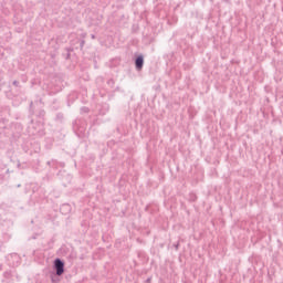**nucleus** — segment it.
<instances>
[{
  "mask_svg": "<svg viewBox=\"0 0 283 283\" xmlns=\"http://www.w3.org/2000/svg\"><path fill=\"white\" fill-rule=\"evenodd\" d=\"M27 132L29 136H36V138H42V136H45V124H43V122L34 123V119H31Z\"/></svg>",
  "mask_w": 283,
  "mask_h": 283,
  "instance_id": "f257e3e1",
  "label": "nucleus"
},
{
  "mask_svg": "<svg viewBox=\"0 0 283 283\" xmlns=\"http://www.w3.org/2000/svg\"><path fill=\"white\" fill-rule=\"evenodd\" d=\"M73 132H75L76 136L81 138L85 135V132H87V123L83 119H75L73 122Z\"/></svg>",
  "mask_w": 283,
  "mask_h": 283,
  "instance_id": "f03ea898",
  "label": "nucleus"
},
{
  "mask_svg": "<svg viewBox=\"0 0 283 283\" xmlns=\"http://www.w3.org/2000/svg\"><path fill=\"white\" fill-rule=\"evenodd\" d=\"M17 280H21L19 277V274H17V271L14 270H9V271H6L3 274H2V280L1 282L2 283H14L17 282Z\"/></svg>",
  "mask_w": 283,
  "mask_h": 283,
  "instance_id": "7ed1b4c3",
  "label": "nucleus"
},
{
  "mask_svg": "<svg viewBox=\"0 0 283 283\" xmlns=\"http://www.w3.org/2000/svg\"><path fill=\"white\" fill-rule=\"evenodd\" d=\"M53 269L55 271V275L61 276L65 273V261L60 258H56L53 261Z\"/></svg>",
  "mask_w": 283,
  "mask_h": 283,
  "instance_id": "20e7f679",
  "label": "nucleus"
},
{
  "mask_svg": "<svg viewBox=\"0 0 283 283\" xmlns=\"http://www.w3.org/2000/svg\"><path fill=\"white\" fill-rule=\"evenodd\" d=\"M34 105H36L38 107V109L35 111V116L36 118H39L38 123H43V125H45V109L41 107V105H43V102L41 99L36 101Z\"/></svg>",
  "mask_w": 283,
  "mask_h": 283,
  "instance_id": "39448f33",
  "label": "nucleus"
},
{
  "mask_svg": "<svg viewBox=\"0 0 283 283\" xmlns=\"http://www.w3.org/2000/svg\"><path fill=\"white\" fill-rule=\"evenodd\" d=\"M97 116H106L109 113V104L99 103L96 105Z\"/></svg>",
  "mask_w": 283,
  "mask_h": 283,
  "instance_id": "423d86ee",
  "label": "nucleus"
},
{
  "mask_svg": "<svg viewBox=\"0 0 283 283\" xmlns=\"http://www.w3.org/2000/svg\"><path fill=\"white\" fill-rule=\"evenodd\" d=\"M10 266H19L21 258L17 253H11L6 256Z\"/></svg>",
  "mask_w": 283,
  "mask_h": 283,
  "instance_id": "0eeeda50",
  "label": "nucleus"
},
{
  "mask_svg": "<svg viewBox=\"0 0 283 283\" xmlns=\"http://www.w3.org/2000/svg\"><path fill=\"white\" fill-rule=\"evenodd\" d=\"M57 177L62 180L63 185H70V182H72V175L66 170H60Z\"/></svg>",
  "mask_w": 283,
  "mask_h": 283,
  "instance_id": "6e6552de",
  "label": "nucleus"
},
{
  "mask_svg": "<svg viewBox=\"0 0 283 283\" xmlns=\"http://www.w3.org/2000/svg\"><path fill=\"white\" fill-rule=\"evenodd\" d=\"M46 165L50 166L52 169H59V167L63 169V167H65V163L59 161L56 159L49 160Z\"/></svg>",
  "mask_w": 283,
  "mask_h": 283,
  "instance_id": "1a4fd4ad",
  "label": "nucleus"
},
{
  "mask_svg": "<svg viewBox=\"0 0 283 283\" xmlns=\"http://www.w3.org/2000/svg\"><path fill=\"white\" fill-rule=\"evenodd\" d=\"M135 67L138 72H140V70H143V53H135Z\"/></svg>",
  "mask_w": 283,
  "mask_h": 283,
  "instance_id": "9d476101",
  "label": "nucleus"
},
{
  "mask_svg": "<svg viewBox=\"0 0 283 283\" xmlns=\"http://www.w3.org/2000/svg\"><path fill=\"white\" fill-rule=\"evenodd\" d=\"M118 65H120V57H114L108 63V67H111V70H114V67H118Z\"/></svg>",
  "mask_w": 283,
  "mask_h": 283,
  "instance_id": "9b49d317",
  "label": "nucleus"
},
{
  "mask_svg": "<svg viewBox=\"0 0 283 283\" xmlns=\"http://www.w3.org/2000/svg\"><path fill=\"white\" fill-rule=\"evenodd\" d=\"M54 120L55 123L63 124L65 123V115L63 113H56Z\"/></svg>",
  "mask_w": 283,
  "mask_h": 283,
  "instance_id": "f8f14e48",
  "label": "nucleus"
},
{
  "mask_svg": "<svg viewBox=\"0 0 283 283\" xmlns=\"http://www.w3.org/2000/svg\"><path fill=\"white\" fill-rule=\"evenodd\" d=\"M60 210L62 211V213H70V211H72V208L69 203H64L61 206Z\"/></svg>",
  "mask_w": 283,
  "mask_h": 283,
  "instance_id": "ddd939ff",
  "label": "nucleus"
},
{
  "mask_svg": "<svg viewBox=\"0 0 283 283\" xmlns=\"http://www.w3.org/2000/svg\"><path fill=\"white\" fill-rule=\"evenodd\" d=\"M76 43H78L77 46H75V50H83V48H85V40H81L78 38L75 39Z\"/></svg>",
  "mask_w": 283,
  "mask_h": 283,
  "instance_id": "4468645a",
  "label": "nucleus"
},
{
  "mask_svg": "<svg viewBox=\"0 0 283 283\" xmlns=\"http://www.w3.org/2000/svg\"><path fill=\"white\" fill-rule=\"evenodd\" d=\"M95 83L98 87H101L103 85V83H105V77L103 76H97L95 80Z\"/></svg>",
  "mask_w": 283,
  "mask_h": 283,
  "instance_id": "2eb2a0df",
  "label": "nucleus"
},
{
  "mask_svg": "<svg viewBox=\"0 0 283 283\" xmlns=\"http://www.w3.org/2000/svg\"><path fill=\"white\" fill-rule=\"evenodd\" d=\"M107 85L111 90H114V85H116V82L114 81V78H109L107 81Z\"/></svg>",
  "mask_w": 283,
  "mask_h": 283,
  "instance_id": "dca6fc26",
  "label": "nucleus"
},
{
  "mask_svg": "<svg viewBox=\"0 0 283 283\" xmlns=\"http://www.w3.org/2000/svg\"><path fill=\"white\" fill-rule=\"evenodd\" d=\"M80 112L81 114H90V107L84 106L80 109Z\"/></svg>",
  "mask_w": 283,
  "mask_h": 283,
  "instance_id": "f3484780",
  "label": "nucleus"
},
{
  "mask_svg": "<svg viewBox=\"0 0 283 283\" xmlns=\"http://www.w3.org/2000/svg\"><path fill=\"white\" fill-rule=\"evenodd\" d=\"M116 145V142H114V140H109L108 143H107V147H113V146H115Z\"/></svg>",
  "mask_w": 283,
  "mask_h": 283,
  "instance_id": "a211bd4d",
  "label": "nucleus"
},
{
  "mask_svg": "<svg viewBox=\"0 0 283 283\" xmlns=\"http://www.w3.org/2000/svg\"><path fill=\"white\" fill-rule=\"evenodd\" d=\"M71 45H73V48H76V46H78V42H76V40H73V41H71Z\"/></svg>",
  "mask_w": 283,
  "mask_h": 283,
  "instance_id": "6ab92c4d",
  "label": "nucleus"
},
{
  "mask_svg": "<svg viewBox=\"0 0 283 283\" xmlns=\"http://www.w3.org/2000/svg\"><path fill=\"white\" fill-rule=\"evenodd\" d=\"M12 85H14V87H19V81L14 80Z\"/></svg>",
  "mask_w": 283,
  "mask_h": 283,
  "instance_id": "aec40b11",
  "label": "nucleus"
},
{
  "mask_svg": "<svg viewBox=\"0 0 283 283\" xmlns=\"http://www.w3.org/2000/svg\"><path fill=\"white\" fill-rule=\"evenodd\" d=\"M101 123H103V120H101V119H96L95 122H94V125H101Z\"/></svg>",
  "mask_w": 283,
  "mask_h": 283,
  "instance_id": "412c9836",
  "label": "nucleus"
},
{
  "mask_svg": "<svg viewBox=\"0 0 283 283\" xmlns=\"http://www.w3.org/2000/svg\"><path fill=\"white\" fill-rule=\"evenodd\" d=\"M86 36H87V33H81L82 40H85Z\"/></svg>",
  "mask_w": 283,
  "mask_h": 283,
  "instance_id": "4be33fe9",
  "label": "nucleus"
},
{
  "mask_svg": "<svg viewBox=\"0 0 283 283\" xmlns=\"http://www.w3.org/2000/svg\"><path fill=\"white\" fill-rule=\"evenodd\" d=\"M34 105V102L30 103V109H32V106Z\"/></svg>",
  "mask_w": 283,
  "mask_h": 283,
  "instance_id": "5701e85b",
  "label": "nucleus"
},
{
  "mask_svg": "<svg viewBox=\"0 0 283 283\" xmlns=\"http://www.w3.org/2000/svg\"><path fill=\"white\" fill-rule=\"evenodd\" d=\"M91 39H96V35L95 34H91Z\"/></svg>",
  "mask_w": 283,
  "mask_h": 283,
  "instance_id": "b1692460",
  "label": "nucleus"
},
{
  "mask_svg": "<svg viewBox=\"0 0 283 283\" xmlns=\"http://www.w3.org/2000/svg\"><path fill=\"white\" fill-rule=\"evenodd\" d=\"M66 59H70V52L66 53Z\"/></svg>",
  "mask_w": 283,
  "mask_h": 283,
  "instance_id": "393cba45",
  "label": "nucleus"
},
{
  "mask_svg": "<svg viewBox=\"0 0 283 283\" xmlns=\"http://www.w3.org/2000/svg\"><path fill=\"white\" fill-rule=\"evenodd\" d=\"M3 269V265H0V271Z\"/></svg>",
  "mask_w": 283,
  "mask_h": 283,
  "instance_id": "a878e982",
  "label": "nucleus"
},
{
  "mask_svg": "<svg viewBox=\"0 0 283 283\" xmlns=\"http://www.w3.org/2000/svg\"><path fill=\"white\" fill-rule=\"evenodd\" d=\"M40 149H41L40 146H38V151H39Z\"/></svg>",
  "mask_w": 283,
  "mask_h": 283,
  "instance_id": "bb28decb",
  "label": "nucleus"
},
{
  "mask_svg": "<svg viewBox=\"0 0 283 283\" xmlns=\"http://www.w3.org/2000/svg\"><path fill=\"white\" fill-rule=\"evenodd\" d=\"M52 282H54V277H52Z\"/></svg>",
  "mask_w": 283,
  "mask_h": 283,
  "instance_id": "cd10ccee",
  "label": "nucleus"
}]
</instances>
